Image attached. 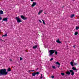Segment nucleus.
I'll return each instance as SVG.
<instances>
[{
    "mask_svg": "<svg viewBox=\"0 0 79 79\" xmlns=\"http://www.w3.org/2000/svg\"><path fill=\"white\" fill-rule=\"evenodd\" d=\"M8 72H6V69H2L0 70V76H5L7 75Z\"/></svg>",
    "mask_w": 79,
    "mask_h": 79,
    "instance_id": "nucleus-1",
    "label": "nucleus"
},
{
    "mask_svg": "<svg viewBox=\"0 0 79 79\" xmlns=\"http://www.w3.org/2000/svg\"><path fill=\"white\" fill-rule=\"evenodd\" d=\"M70 72L71 73V74L72 76H73L74 75V71H73V70H70L69 72H66V74L68 75H69V74H70Z\"/></svg>",
    "mask_w": 79,
    "mask_h": 79,
    "instance_id": "nucleus-2",
    "label": "nucleus"
},
{
    "mask_svg": "<svg viewBox=\"0 0 79 79\" xmlns=\"http://www.w3.org/2000/svg\"><path fill=\"white\" fill-rule=\"evenodd\" d=\"M55 52V50H50L49 52V53H50L49 56H51V55H52Z\"/></svg>",
    "mask_w": 79,
    "mask_h": 79,
    "instance_id": "nucleus-3",
    "label": "nucleus"
},
{
    "mask_svg": "<svg viewBox=\"0 0 79 79\" xmlns=\"http://www.w3.org/2000/svg\"><path fill=\"white\" fill-rule=\"evenodd\" d=\"M16 19L17 22L19 23H21V22H22V20L21 19H20V18H19V17H17L15 18Z\"/></svg>",
    "mask_w": 79,
    "mask_h": 79,
    "instance_id": "nucleus-4",
    "label": "nucleus"
},
{
    "mask_svg": "<svg viewBox=\"0 0 79 79\" xmlns=\"http://www.w3.org/2000/svg\"><path fill=\"white\" fill-rule=\"evenodd\" d=\"M21 17L22 19H23L24 20H26L27 19V17H25L23 15H21Z\"/></svg>",
    "mask_w": 79,
    "mask_h": 79,
    "instance_id": "nucleus-5",
    "label": "nucleus"
},
{
    "mask_svg": "<svg viewBox=\"0 0 79 79\" xmlns=\"http://www.w3.org/2000/svg\"><path fill=\"white\" fill-rule=\"evenodd\" d=\"M3 21H8V18H6L3 19L2 22H3Z\"/></svg>",
    "mask_w": 79,
    "mask_h": 79,
    "instance_id": "nucleus-6",
    "label": "nucleus"
},
{
    "mask_svg": "<svg viewBox=\"0 0 79 79\" xmlns=\"http://www.w3.org/2000/svg\"><path fill=\"white\" fill-rule=\"evenodd\" d=\"M36 2H33L32 5H31V6L32 7H33V6H35L36 5Z\"/></svg>",
    "mask_w": 79,
    "mask_h": 79,
    "instance_id": "nucleus-7",
    "label": "nucleus"
},
{
    "mask_svg": "<svg viewBox=\"0 0 79 79\" xmlns=\"http://www.w3.org/2000/svg\"><path fill=\"white\" fill-rule=\"evenodd\" d=\"M56 42L57 43H58V44H61V41H60V40L59 39H58L56 41Z\"/></svg>",
    "mask_w": 79,
    "mask_h": 79,
    "instance_id": "nucleus-8",
    "label": "nucleus"
},
{
    "mask_svg": "<svg viewBox=\"0 0 79 79\" xmlns=\"http://www.w3.org/2000/svg\"><path fill=\"white\" fill-rule=\"evenodd\" d=\"M72 69L74 71H77V69H76V68L75 67H73L72 68Z\"/></svg>",
    "mask_w": 79,
    "mask_h": 79,
    "instance_id": "nucleus-9",
    "label": "nucleus"
},
{
    "mask_svg": "<svg viewBox=\"0 0 79 79\" xmlns=\"http://www.w3.org/2000/svg\"><path fill=\"white\" fill-rule=\"evenodd\" d=\"M37 48V45H36L35 46L33 47V49H35L36 48Z\"/></svg>",
    "mask_w": 79,
    "mask_h": 79,
    "instance_id": "nucleus-10",
    "label": "nucleus"
},
{
    "mask_svg": "<svg viewBox=\"0 0 79 79\" xmlns=\"http://www.w3.org/2000/svg\"><path fill=\"white\" fill-rule=\"evenodd\" d=\"M36 74H35V73H34L32 74V76H35Z\"/></svg>",
    "mask_w": 79,
    "mask_h": 79,
    "instance_id": "nucleus-11",
    "label": "nucleus"
},
{
    "mask_svg": "<svg viewBox=\"0 0 79 79\" xmlns=\"http://www.w3.org/2000/svg\"><path fill=\"white\" fill-rule=\"evenodd\" d=\"M70 64L71 65V66H74V64H73V62L72 61L71 62Z\"/></svg>",
    "mask_w": 79,
    "mask_h": 79,
    "instance_id": "nucleus-12",
    "label": "nucleus"
},
{
    "mask_svg": "<svg viewBox=\"0 0 79 79\" xmlns=\"http://www.w3.org/2000/svg\"><path fill=\"white\" fill-rule=\"evenodd\" d=\"M0 14H1V15H3V11L2 10H0Z\"/></svg>",
    "mask_w": 79,
    "mask_h": 79,
    "instance_id": "nucleus-13",
    "label": "nucleus"
},
{
    "mask_svg": "<svg viewBox=\"0 0 79 79\" xmlns=\"http://www.w3.org/2000/svg\"><path fill=\"white\" fill-rule=\"evenodd\" d=\"M74 15H75L74 14L70 16L71 18H74Z\"/></svg>",
    "mask_w": 79,
    "mask_h": 79,
    "instance_id": "nucleus-14",
    "label": "nucleus"
},
{
    "mask_svg": "<svg viewBox=\"0 0 79 79\" xmlns=\"http://www.w3.org/2000/svg\"><path fill=\"white\" fill-rule=\"evenodd\" d=\"M42 11H43V10H42L40 11L38 13V15H40L41 13H42Z\"/></svg>",
    "mask_w": 79,
    "mask_h": 79,
    "instance_id": "nucleus-15",
    "label": "nucleus"
},
{
    "mask_svg": "<svg viewBox=\"0 0 79 79\" xmlns=\"http://www.w3.org/2000/svg\"><path fill=\"white\" fill-rule=\"evenodd\" d=\"M11 68H9L7 69V71H11Z\"/></svg>",
    "mask_w": 79,
    "mask_h": 79,
    "instance_id": "nucleus-16",
    "label": "nucleus"
},
{
    "mask_svg": "<svg viewBox=\"0 0 79 79\" xmlns=\"http://www.w3.org/2000/svg\"><path fill=\"white\" fill-rule=\"evenodd\" d=\"M7 36V33H6V34L2 36V37H6Z\"/></svg>",
    "mask_w": 79,
    "mask_h": 79,
    "instance_id": "nucleus-17",
    "label": "nucleus"
},
{
    "mask_svg": "<svg viewBox=\"0 0 79 79\" xmlns=\"http://www.w3.org/2000/svg\"><path fill=\"white\" fill-rule=\"evenodd\" d=\"M56 64H58V65H60V63L58 62H56Z\"/></svg>",
    "mask_w": 79,
    "mask_h": 79,
    "instance_id": "nucleus-18",
    "label": "nucleus"
},
{
    "mask_svg": "<svg viewBox=\"0 0 79 79\" xmlns=\"http://www.w3.org/2000/svg\"><path fill=\"white\" fill-rule=\"evenodd\" d=\"M79 29V27H77V26L76 27V30H78V29Z\"/></svg>",
    "mask_w": 79,
    "mask_h": 79,
    "instance_id": "nucleus-19",
    "label": "nucleus"
},
{
    "mask_svg": "<svg viewBox=\"0 0 79 79\" xmlns=\"http://www.w3.org/2000/svg\"><path fill=\"white\" fill-rule=\"evenodd\" d=\"M78 34V32H76L75 33V35H77Z\"/></svg>",
    "mask_w": 79,
    "mask_h": 79,
    "instance_id": "nucleus-20",
    "label": "nucleus"
},
{
    "mask_svg": "<svg viewBox=\"0 0 79 79\" xmlns=\"http://www.w3.org/2000/svg\"><path fill=\"white\" fill-rule=\"evenodd\" d=\"M55 52V54H56V55L58 54V52H57V51H56V50H55V52Z\"/></svg>",
    "mask_w": 79,
    "mask_h": 79,
    "instance_id": "nucleus-21",
    "label": "nucleus"
},
{
    "mask_svg": "<svg viewBox=\"0 0 79 79\" xmlns=\"http://www.w3.org/2000/svg\"><path fill=\"white\" fill-rule=\"evenodd\" d=\"M35 74H36V75L37 74V75L39 74V72H37L36 73H35Z\"/></svg>",
    "mask_w": 79,
    "mask_h": 79,
    "instance_id": "nucleus-22",
    "label": "nucleus"
},
{
    "mask_svg": "<svg viewBox=\"0 0 79 79\" xmlns=\"http://www.w3.org/2000/svg\"><path fill=\"white\" fill-rule=\"evenodd\" d=\"M64 73H61V75L62 76H64Z\"/></svg>",
    "mask_w": 79,
    "mask_h": 79,
    "instance_id": "nucleus-23",
    "label": "nucleus"
},
{
    "mask_svg": "<svg viewBox=\"0 0 79 79\" xmlns=\"http://www.w3.org/2000/svg\"><path fill=\"white\" fill-rule=\"evenodd\" d=\"M52 60H53V58H51L50 59V61H52Z\"/></svg>",
    "mask_w": 79,
    "mask_h": 79,
    "instance_id": "nucleus-24",
    "label": "nucleus"
},
{
    "mask_svg": "<svg viewBox=\"0 0 79 79\" xmlns=\"http://www.w3.org/2000/svg\"><path fill=\"white\" fill-rule=\"evenodd\" d=\"M52 68H53V69H55L56 68V67H55V66H52Z\"/></svg>",
    "mask_w": 79,
    "mask_h": 79,
    "instance_id": "nucleus-25",
    "label": "nucleus"
},
{
    "mask_svg": "<svg viewBox=\"0 0 79 79\" xmlns=\"http://www.w3.org/2000/svg\"><path fill=\"white\" fill-rule=\"evenodd\" d=\"M74 65H75V66H76V65H77V63H74Z\"/></svg>",
    "mask_w": 79,
    "mask_h": 79,
    "instance_id": "nucleus-26",
    "label": "nucleus"
},
{
    "mask_svg": "<svg viewBox=\"0 0 79 79\" xmlns=\"http://www.w3.org/2000/svg\"><path fill=\"white\" fill-rule=\"evenodd\" d=\"M40 79H42V74L41 75V77H40Z\"/></svg>",
    "mask_w": 79,
    "mask_h": 79,
    "instance_id": "nucleus-27",
    "label": "nucleus"
},
{
    "mask_svg": "<svg viewBox=\"0 0 79 79\" xmlns=\"http://www.w3.org/2000/svg\"><path fill=\"white\" fill-rule=\"evenodd\" d=\"M20 60H23V58H21V57H20Z\"/></svg>",
    "mask_w": 79,
    "mask_h": 79,
    "instance_id": "nucleus-28",
    "label": "nucleus"
},
{
    "mask_svg": "<svg viewBox=\"0 0 79 79\" xmlns=\"http://www.w3.org/2000/svg\"><path fill=\"white\" fill-rule=\"evenodd\" d=\"M51 77L52 78H54L55 77V76H52Z\"/></svg>",
    "mask_w": 79,
    "mask_h": 79,
    "instance_id": "nucleus-29",
    "label": "nucleus"
},
{
    "mask_svg": "<svg viewBox=\"0 0 79 79\" xmlns=\"http://www.w3.org/2000/svg\"><path fill=\"white\" fill-rule=\"evenodd\" d=\"M31 71H32V72L33 71H34V70H29V72H31Z\"/></svg>",
    "mask_w": 79,
    "mask_h": 79,
    "instance_id": "nucleus-30",
    "label": "nucleus"
},
{
    "mask_svg": "<svg viewBox=\"0 0 79 79\" xmlns=\"http://www.w3.org/2000/svg\"><path fill=\"white\" fill-rule=\"evenodd\" d=\"M39 21L41 23H42V21H41V20H39Z\"/></svg>",
    "mask_w": 79,
    "mask_h": 79,
    "instance_id": "nucleus-31",
    "label": "nucleus"
},
{
    "mask_svg": "<svg viewBox=\"0 0 79 79\" xmlns=\"http://www.w3.org/2000/svg\"><path fill=\"white\" fill-rule=\"evenodd\" d=\"M43 23L44 25H45V21L43 22Z\"/></svg>",
    "mask_w": 79,
    "mask_h": 79,
    "instance_id": "nucleus-32",
    "label": "nucleus"
},
{
    "mask_svg": "<svg viewBox=\"0 0 79 79\" xmlns=\"http://www.w3.org/2000/svg\"><path fill=\"white\" fill-rule=\"evenodd\" d=\"M9 60H10V61H12V60L11 59H10Z\"/></svg>",
    "mask_w": 79,
    "mask_h": 79,
    "instance_id": "nucleus-33",
    "label": "nucleus"
},
{
    "mask_svg": "<svg viewBox=\"0 0 79 79\" xmlns=\"http://www.w3.org/2000/svg\"><path fill=\"white\" fill-rule=\"evenodd\" d=\"M1 19H2V18L0 17V20H1Z\"/></svg>",
    "mask_w": 79,
    "mask_h": 79,
    "instance_id": "nucleus-34",
    "label": "nucleus"
},
{
    "mask_svg": "<svg viewBox=\"0 0 79 79\" xmlns=\"http://www.w3.org/2000/svg\"><path fill=\"white\" fill-rule=\"evenodd\" d=\"M60 65H58V66L57 67V68H60Z\"/></svg>",
    "mask_w": 79,
    "mask_h": 79,
    "instance_id": "nucleus-35",
    "label": "nucleus"
},
{
    "mask_svg": "<svg viewBox=\"0 0 79 79\" xmlns=\"http://www.w3.org/2000/svg\"><path fill=\"white\" fill-rule=\"evenodd\" d=\"M76 46V45H74V46H73V48H75V46Z\"/></svg>",
    "mask_w": 79,
    "mask_h": 79,
    "instance_id": "nucleus-36",
    "label": "nucleus"
},
{
    "mask_svg": "<svg viewBox=\"0 0 79 79\" xmlns=\"http://www.w3.org/2000/svg\"><path fill=\"white\" fill-rule=\"evenodd\" d=\"M64 7V6H63L62 7V8H63Z\"/></svg>",
    "mask_w": 79,
    "mask_h": 79,
    "instance_id": "nucleus-37",
    "label": "nucleus"
},
{
    "mask_svg": "<svg viewBox=\"0 0 79 79\" xmlns=\"http://www.w3.org/2000/svg\"><path fill=\"white\" fill-rule=\"evenodd\" d=\"M31 2H33L34 0H31Z\"/></svg>",
    "mask_w": 79,
    "mask_h": 79,
    "instance_id": "nucleus-38",
    "label": "nucleus"
},
{
    "mask_svg": "<svg viewBox=\"0 0 79 79\" xmlns=\"http://www.w3.org/2000/svg\"><path fill=\"white\" fill-rule=\"evenodd\" d=\"M38 69H39L38 68H37V69H36V70H38Z\"/></svg>",
    "mask_w": 79,
    "mask_h": 79,
    "instance_id": "nucleus-39",
    "label": "nucleus"
},
{
    "mask_svg": "<svg viewBox=\"0 0 79 79\" xmlns=\"http://www.w3.org/2000/svg\"><path fill=\"white\" fill-rule=\"evenodd\" d=\"M42 21H43V22H44V20H42Z\"/></svg>",
    "mask_w": 79,
    "mask_h": 79,
    "instance_id": "nucleus-40",
    "label": "nucleus"
},
{
    "mask_svg": "<svg viewBox=\"0 0 79 79\" xmlns=\"http://www.w3.org/2000/svg\"><path fill=\"white\" fill-rule=\"evenodd\" d=\"M44 14H46V13H44Z\"/></svg>",
    "mask_w": 79,
    "mask_h": 79,
    "instance_id": "nucleus-41",
    "label": "nucleus"
},
{
    "mask_svg": "<svg viewBox=\"0 0 79 79\" xmlns=\"http://www.w3.org/2000/svg\"><path fill=\"white\" fill-rule=\"evenodd\" d=\"M1 40V39H0V40Z\"/></svg>",
    "mask_w": 79,
    "mask_h": 79,
    "instance_id": "nucleus-42",
    "label": "nucleus"
},
{
    "mask_svg": "<svg viewBox=\"0 0 79 79\" xmlns=\"http://www.w3.org/2000/svg\"><path fill=\"white\" fill-rule=\"evenodd\" d=\"M0 32H1V31H0Z\"/></svg>",
    "mask_w": 79,
    "mask_h": 79,
    "instance_id": "nucleus-43",
    "label": "nucleus"
}]
</instances>
